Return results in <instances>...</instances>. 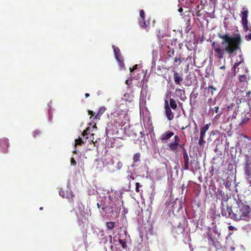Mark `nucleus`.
Wrapping results in <instances>:
<instances>
[{
	"mask_svg": "<svg viewBox=\"0 0 251 251\" xmlns=\"http://www.w3.org/2000/svg\"><path fill=\"white\" fill-rule=\"evenodd\" d=\"M250 181V185H251V178H249V179H248Z\"/></svg>",
	"mask_w": 251,
	"mask_h": 251,
	"instance_id": "nucleus-56",
	"label": "nucleus"
},
{
	"mask_svg": "<svg viewBox=\"0 0 251 251\" xmlns=\"http://www.w3.org/2000/svg\"><path fill=\"white\" fill-rule=\"evenodd\" d=\"M228 228L230 230H232L234 229V227L232 226H228Z\"/></svg>",
	"mask_w": 251,
	"mask_h": 251,
	"instance_id": "nucleus-49",
	"label": "nucleus"
},
{
	"mask_svg": "<svg viewBox=\"0 0 251 251\" xmlns=\"http://www.w3.org/2000/svg\"><path fill=\"white\" fill-rule=\"evenodd\" d=\"M89 96H90V95H89V94H88V93H86V94H85V98H87V97H89Z\"/></svg>",
	"mask_w": 251,
	"mask_h": 251,
	"instance_id": "nucleus-52",
	"label": "nucleus"
},
{
	"mask_svg": "<svg viewBox=\"0 0 251 251\" xmlns=\"http://www.w3.org/2000/svg\"><path fill=\"white\" fill-rule=\"evenodd\" d=\"M170 108H172L173 109H176V108H177V104H176V100L172 99V98H171L170 99Z\"/></svg>",
	"mask_w": 251,
	"mask_h": 251,
	"instance_id": "nucleus-19",
	"label": "nucleus"
},
{
	"mask_svg": "<svg viewBox=\"0 0 251 251\" xmlns=\"http://www.w3.org/2000/svg\"><path fill=\"white\" fill-rule=\"evenodd\" d=\"M140 16L141 18L142 19V20H144L145 17V12L143 10H141L140 11Z\"/></svg>",
	"mask_w": 251,
	"mask_h": 251,
	"instance_id": "nucleus-29",
	"label": "nucleus"
},
{
	"mask_svg": "<svg viewBox=\"0 0 251 251\" xmlns=\"http://www.w3.org/2000/svg\"><path fill=\"white\" fill-rule=\"evenodd\" d=\"M244 172L248 177V179L251 178V156H245V162L244 164Z\"/></svg>",
	"mask_w": 251,
	"mask_h": 251,
	"instance_id": "nucleus-3",
	"label": "nucleus"
},
{
	"mask_svg": "<svg viewBox=\"0 0 251 251\" xmlns=\"http://www.w3.org/2000/svg\"><path fill=\"white\" fill-rule=\"evenodd\" d=\"M218 36L223 40L221 43L214 41L212 42L211 46L215 58L219 60L224 58L226 52L231 55L235 51L240 49L242 39L239 34L231 36L229 34L219 33Z\"/></svg>",
	"mask_w": 251,
	"mask_h": 251,
	"instance_id": "nucleus-1",
	"label": "nucleus"
},
{
	"mask_svg": "<svg viewBox=\"0 0 251 251\" xmlns=\"http://www.w3.org/2000/svg\"><path fill=\"white\" fill-rule=\"evenodd\" d=\"M112 48H113V50H114L115 55H116L120 54V49L116 47L114 45L112 46Z\"/></svg>",
	"mask_w": 251,
	"mask_h": 251,
	"instance_id": "nucleus-24",
	"label": "nucleus"
},
{
	"mask_svg": "<svg viewBox=\"0 0 251 251\" xmlns=\"http://www.w3.org/2000/svg\"><path fill=\"white\" fill-rule=\"evenodd\" d=\"M140 157H141V155L139 152L136 153L134 154L133 157V164L132 165V167L136 165V164H135L136 163L140 161Z\"/></svg>",
	"mask_w": 251,
	"mask_h": 251,
	"instance_id": "nucleus-17",
	"label": "nucleus"
},
{
	"mask_svg": "<svg viewBox=\"0 0 251 251\" xmlns=\"http://www.w3.org/2000/svg\"><path fill=\"white\" fill-rule=\"evenodd\" d=\"M228 200V197L227 195L224 196L223 198L222 199V204L224 203V201L226 202Z\"/></svg>",
	"mask_w": 251,
	"mask_h": 251,
	"instance_id": "nucleus-36",
	"label": "nucleus"
},
{
	"mask_svg": "<svg viewBox=\"0 0 251 251\" xmlns=\"http://www.w3.org/2000/svg\"><path fill=\"white\" fill-rule=\"evenodd\" d=\"M117 61L118 62L119 66L121 67L122 69L125 68V64L124 62V59L121 54H119L116 55H115Z\"/></svg>",
	"mask_w": 251,
	"mask_h": 251,
	"instance_id": "nucleus-11",
	"label": "nucleus"
},
{
	"mask_svg": "<svg viewBox=\"0 0 251 251\" xmlns=\"http://www.w3.org/2000/svg\"><path fill=\"white\" fill-rule=\"evenodd\" d=\"M0 146L3 149L2 151L6 153L9 146L8 140L7 139H0Z\"/></svg>",
	"mask_w": 251,
	"mask_h": 251,
	"instance_id": "nucleus-8",
	"label": "nucleus"
},
{
	"mask_svg": "<svg viewBox=\"0 0 251 251\" xmlns=\"http://www.w3.org/2000/svg\"><path fill=\"white\" fill-rule=\"evenodd\" d=\"M109 238L110 242H112V236L109 235Z\"/></svg>",
	"mask_w": 251,
	"mask_h": 251,
	"instance_id": "nucleus-53",
	"label": "nucleus"
},
{
	"mask_svg": "<svg viewBox=\"0 0 251 251\" xmlns=\"http://www.w3.org/2000/svg\"><path fill=\"white\" fill-rule=\"evenodd\" d=\"M71 164L72 166H75L76 162L74 157H72L71 159Z\"/></svg>",
	"mask_w": 251,
	"mask_h": 251,
	"instance_id": "nucleus-39",
	"label": "nucleus"
},
{
	"mask_svg": "<svg viewBox=\"0 0 251 251\" xmlns=\"http://www.w3.org/2000/svg\"><path fill=\"white\" fill-rule=\"evenodd\" d=\"M226 67H225V65H223L221 67H220V69H225Z\"/></svg>",
	"mask_w": 251,
	"mask_h": 251,
	"instance_id": "nucleus-50",
	"label": "nucleus"
},
{
	"mask_svg": "<svg viewBox=\"0 0 251 251\" xmlns=\"http://www.w3.org/2000/svg\"><path fill=\"white\" fill-rule=\"evenodd\" d=\"M135 191L136 192L138 193L140 191L139 187L141 186V185L139 182H136L135 183Z\"/></svg>",
	"mask_w": 251,
	"mask_h": 251,
	"instance_id": "nucleus-34",
	"label": "nucleus"
},
{
	"mask_svg": "<svg viewBox=\"0 0 251 251\" xmlns=\"http://www.w3.org/2000/svg\"><path fill=\"white\" fill-rule=\"evenodd\" d=\"M239 81L240 82H245L246 80V75H242L239 76Z\"/></svg>",
	"mask_w": 251,
	"mask_h": 251,
	"instance_id": "nucleus-27",
	"label": "nucleus"
},
{
	"mask_svg": "<svg viewBox=\"0 0 251 251\" xmlns=\"http://www.w3.org/2000/svg\"><path fill=\"white\" fill-rule=\"evenodd\" d=\"M248 22L247 19H242V24L243 27L244 31L247 32L250 30L251 31V27L250 28L248 26Z\"/></svg>",
	"mask_w": 251,
	"mask_h": 251,
	"instance_id": "nucleus-15",
	"label": "nucleus"
},
{
	"mask_svg": "<svg viewBox=\"0 0 251 251\" xmlns=\"http://www.w3.org/2000/svg\"><path fill=\"white\" fill-rule=\"evenodd\" d=\"M95 113L93 112L92 111L89 110L88 111V114L91 115L90 118L92 116H93L94 115Z\"/></svg>",
	"mask_w": 251,
	"mask_h": 251,
	"instance_id": "nucleus-46",
	"label": "nucleus"
},
{
	"mask_svg": "<svg viewBox=\"0 0 251 251\" xmlns=\"http://www.w3.org/2000/svg\"><path fill=\"white\" fill-rule=\"evenodd\" d=\"M43 209V207H40V210H42Z\"/></svg>",
	"mask_w": 251,
	"mask_h": 251,
	"instance_id": "nucleus-59",
	"label": "nucleus"
},
{
	"mask_svg": "<svg viewBox=\"0 0 251 251\" xmlns=\"http://www.w3.org/2000/svg\"><path fill=\"white\" fill-rule=\"evenodd\" d=\"M119 243H120V244L122 245V247L123 248H126V242L122 240V239H119Z\"/></svg>",
	"mask_w": 251,
	"mask_h": 251,
	"instance_id": "nucleus-28",
	"label": "nucleus"
},
{
	"mask_svg": "<svg viewBox=\"0 0 251 251\" xmlns=\"http://www.w3.org/2000/svg\"><path fill=\"white\" fill-rule=\"evenodd\" d=\"M246 39L247 40H251V33H250L248 35L246 36Z\"/></svg>",
	"mask_w": 251,
	"mask_h": 251,
	"instance_id": "nucleus-44",
	"label": "nucleus"
},
{
	"mask_svg": "<svg viewBox=\"0 0 251 251\" xmlns=\"http://www.w3.org/2000/svg\"><path fill=\"white\" fill-rule=\"evenodd\" d=\"M210 123L206 124L204 126L201 128L200 135L204 136L205 135L206 132L208 130Z\"/></svg>",
	"mask_w": 251,
	"mask_h": 251,
	"instance_id": "nucleus-16",
	"label": "nucleus"
},
{
	"mask_svg": "<svg viewBox=\"0 0 251 251\" xmlns=\"http://www.w3.org/2000/svg\"><path fill=\"white\" fill-rule=\"evenodd\" d=\"M59 195L62 196L63 198H65V195H64V191H59Z\"/></svg>",
	"mask_w": 251,
	"mask_h": 251,
	"instance_id": "nucleus-47",
	"label": "nucleus"
},
{
	"mask_svg": "<svg viewBox=\"0 0 251 251\" xmlns=\"http://www.w3.org/2000/svg\"><path fill=\"white\" fill-rule=\"evenodd\" d=\"M248 11L245 10L242 12V19H247Z\"/></svg>",
	"mask_w": 251,
	"mask_h": 251,
	"instance_id": "nucleus-23",
	"label": "nucleus"
},
{
	"mask_svg": "<svg viewBox=\"0 0 251 251\" xmlns=\"http://www.w3.org/2000/svg\"><path fill=\"white\" fill-rule=\"evenodd\" d=\"M126 84H127V83H128V80H126Z\"/></svg>",
	"mask_w": 251,
	"mask_h": 251,
	"instance_id": "nucleus-58",
	"label": "nucleus"
},
{
	"mask_svg": "<svg viewBox=\"0 0 251 251\" xmlns=\"http://www.w3.org/2000/svg\"><path fill=\"white\" fill-rule=\"evenodd\" d=\"M250 210L249 205L242 202L237 203V206L234 208L233 214H232L233 220L235 221L247 220L249 217Z\"/></svg>",
	"mask_w": 251,
	"mask_h": 251,
	"instance_id": "nucleus-2",
	"label": "nucleus"
},
{
	"mask_svg": "<svg viewBox=\"0 0 251 251\" xmlns=\"http://www.w3.org/2000/svg\"><path fill=\"white\" fill-rule=\"evenodd\" d=\"M179 144H177L176 142H172L168 145L170 150L171 151H175L177 149V147L178 146Z\"/></svg>",
	"mask_w": 251,
	"mask_h": 251,
	"instance_id": "nucleus-18",
	"label": "nucleus"
},
{
	"mask_svg": "<svg viewBox=\"0 0 251 251\" xmlns=\"http://www.w3.org/2000/svg\"><path fill=\"white\" fill-rule=\"evenodd\" d=\"M183 146H184V144H182L181 145V144H179V145H178V146L180 147V148H181L182 149V148H184Z\"/></svg>",
	"mask_w": 251,
	"mask_h": 251,
	"instance_id": "nucleus-54",
	"label": "nucleus"
},
{
	"mask_svg": "<svg viewBox=\"0 0 251 251\" xmlns=\"http://www.w3.org/2000/svg\"><path fill=\"white\" fill-rule=\"evenodd\" d=\"M88 127L86 128V129L84 130L82 133V135L85 137V138H86V139H88V137L86 136L88 134Z\"/></svg>",
	"mask_w": 251,
	"mask_h": 251,
	"instance_id": "nucleus-35",
	"label": "nucleus"
},
{
	"mask_svg": "<svg viewBox=\"0 0 251 251\" xmlns=\"http://www.w3.org/2000/svg\"><path fill=\"white\" fill-rule=\"evenodd\" d=\"M178 11H179V12H181L183 11V9H182V8H180L178 9Z\"/></svg>",
	"mask_w": 251,
	"mask_h": 251,
	"instance_id": "nucleus-55",
	"label": "nucleus"
},
{
	"mask_svg": "<svg viewBox=\"0 0 251 251\" xmlns=\"http://www.w3.org/2000/svg\"><path fill=\"white\" fill-rule=\"evenodd\" d=\"M214 109H215V112L216 113H217L218 114H221L220 113H219V107H218V106L217 107H215L214 108Z\"/></svg>",
	"mask_w": 251,
	"mask_h": 251,
	"instance_id": "nucleus-45",
	"label": "nucleus"
},
{
	"mask_svg": "<svg viewBox=\"0 0 251 251\" xmlns=\"http://www.w3.org/2000/svg\"><path fill=\"white\" fill-rule=\"evenodd\" d=\"M179 61V63L178 64H176V66H178L180 64V63H181V58H180V56H179V57L177 58V57H176L174 59V62H175V63H177V62Z\"/></svg>",
	"mask_w": 251,
	"mask_h": 251,
	"instance_id": "nucleus-32",
	"label": "nucleus"
},
{
	"mask_svg": "<svg viewBox=\"0 0 251 251\" xmlns=\"http://www.w3.org/2000/svg\"><path fill=\"white\" fill-rule=\"evenodd\" d=\"M74 197V195L72 194H71V196L69 197L66 196V198L68 199V201L70 202H73V197Z\"/></svg>",
	"mask_w": 251,
	"mask_h": 251,
	"instance_id": "nucleus-33",
	"label": "nucleus"
},
{
	"mask_svg": "<svg viewBox=\"0 0 251 251\" xmlns=\"http://www.w3.org/2000/svg\"><path fill=\"white\" fill-rule=\"evenodd\" d=\"M207 235L208 241L211 242L213 246H214L217 249H221L222 245L220 242L218 241V240L215 237H213L211 233L208 232Z\"/></svg>",
	"mask_w": 251,
	"mask_h": 251,
	"instance_id": "nucleus-5",
	"label": "nucleus"
},
{
	"mask_svg": "<svg viewBox=\"0 0 251 251\" xmlns=\"http://www.w3.org/2000/svg\"><path fill=\"white\" fill-rule=\"evenodd\" d=\"M40 134H41V132L38 130H35L32 133L33 136L34 138L39 137L40 136Z\"/></svg>",
	"mask_w": 251,
	"mask_h": 251,
	"instance_id": "nucleus-26",
	"label": "nucleus"
},
{
	"mask_svg": "<svg viewBox=\"0 0 251 251\" xmlns=\"http://www.w3.org/2000/svg\"><path fill=\"white\" fill-rule=\"evenodd\" d=\"M168 50L167 54L169 57H171L174 54L175 51L173 49H170L169 47H168Z\"/></svg>",
	"mask_w": 251,
	"mask_h": 251,
	"instance_id": "nucleus-21",
	"label": "nucleus"
},
{
	"mask_svg": "<svg viewBox=\"0 0 251 251\" xmlns=\"http://www.w3.org/2000/svg\"><path fill=\"white\" fill-rule=\"evenodd\" d=\"M173 77L174 79L175 83L176 85H180L181 82L183 81L182 75L176 72H174Z\"/></svg>",
	"mask_w": 251,
	"mask_h": 251,
	"instance_id": "nucleus-7",
	"label": "nucleus"
},
{
	"mask_svg": "<svg viewBox=\"0 0 251 251\" xmlns=\"http://www.w3.org/2000/svg\"><path fill=\"white\" fill-rule=\"evenodd\" d=\"M251 93V92H249L248 93H247V95L249 96V95Z\"/></svg>",
	"mask_w": 251,
	"mask_h": 251,
	"instance_id": "nucleus-57",
	"label": "nucleus"
},
{
	"mask_svg": "<svg viewBox=\"0 0 251 251\" xmlns=\"http://www.w3.org/2000/svg\"><path fill=\"white\" fill-rule=\"evenodd\" d=\"M249 120V118H248V117H244L242 120V122L239 124V125L241 126L245 123H246V122H247L248 121V120Z\"/></svg>",
	"mask_w": 251,
	"mask_h": 251,
	"instance_id": "nucleus-30",
	"label": "nucleus"
},
{
	"mask_svg": "<svg viewBox=\"0 0 251 251\" xmlns=\"http://www.w3.org/2000/svg\"><path fill=\"white\" fill-rule=\"evenodd\" d=\"M140 133H141V134H143V133L142 132V131H141Z\"/></svg>",
	"mask_w": 251,
	"mask_h": 251,
	"instance_id": "nucleus-60",
	"label": "nucleus"
},
{
	"mask_svg": "<svg viewBox=\"0 0 251 251\" xmlns=\"http://www.w3.org/2000/svg\"><path fill=\"white\" fill-rule=\"evenodd\" d=\"M137 67H138V65L137 64H136L135 65L133 66V67H132V68H129V70H130V72L131 73L132 72H133V71L136 70L137 69Z\"/></svg>",
	"mask_w": 251,
	"mask_h": 251,
	"instance_id": "nucleus-42",
	"label": "nucleus"
},
{
	"mask_svg": "<svg viewBox=\"0 0 251 251\" xmlns=\"http://www.w3.org/2000/svg\"><path fill=\"white\" fill-rule=\"evenodd\" d=\"M165 114L167 117V119L169 121H171L174 118V113L172 112L170 107L169 105L168 102L167 100H165Z\"/></svg>",
	"mask_w": 251,
	"mask_h": 251,
	"instance_id": "nucleus-6",
	"label": "nucleus"
},
{
	"mask_svg": "<svg viewBox=\"0 0 251 251\" xmlns=\"http://www.w3.org/2000/svg\"><path fill=\"white\" fill-rule=\"evenodd\" d=\"M243 61V59L239 61V62H235L233 65V68L234 69V70H235V68L236 67H237L238 66H239V65L242 63V62Z\"/></svg>",
	"mask_w": 251,
	"mask_h": 251,
	"instance_id": "nucleus-40",
	"label": "nucleus"
},
{
	"mask_svg": "<svg viewBox=\"0 0 251 251\" xmlns=\"http://www.w3.org/2000/svg\"><path fill=\"white\" fill-rule=\"evenodd\" d=\"M105 110L106 108L104 106L100 107L95 116L94 119H100V116L105 112Z\"/></svg>",
	"mask_w": 251,
	"mask_h": 251,
	"instance_id": "nucleus-14",
	"label": "nucleus"
},
{
	"mask_svg": "<svg viewBox=\"0 0 251 251\" xmlns=\"http://www.w3.org/2000/svg\"><path fill=\"white\" fill-rule=\"evenodd\" d=\"M205 136L200 135L199 140V144L200 146H203V145L205 143V141L204 140V138Z\"/></svg>",
	"mask_w": 251,
	"mask_h": 251,
	"instance_id": "nucleus-22",
	"label": "nucleus"
},
{
	"mask_svg": "<svg viewBox=\"0 0 251 251\" xmlns=\"http://www.w3.org/2000/svg\"><path fill=\"white\" fill-rule=\"evenodd\" d=\"M123 166V164L121 162L119 161L117 164V168L120 170Z\"/></svg>",
	"mask_w": 251,
	"mask_h": 251,
	"instance_id": "nucleus-41",
	"label": "nucleus"
},
{
	"mask_svg": "<svg viewBox=\"0 0 251 251\" xmlns=\"http://www.w3.org/2000/svg\"><path fill=\"white\" fill-rule=\"evenodd\" d=\"M221 214L223 216L233 219V217H232L233 212H232L231 208L227 205L225 206L224 203H222Z\"/></svg>",
	"mask_w": 251,
	"mask_h": 251,
	"instance_id": "nucleus-4",
	"label": "nucleus"
},
{
	"mask_svg": "<svg viewBox=\"0 0 251 251\" xmlns=\"http://www.w3.org/2000/svg\"><path fill=\"white\" fill-rule=\"evenodd\" d=\"M83 140L81 138H79L75 140V145H81L83 143Z\"/></svg>",
	"mask_w": 251,
	"mask_h": 251,
	"instance_id": "nucleus-25",
	"label": "nucleus"
},
{
	"mask_svg": "<svg viewBox=\"0 0 251 251\" xmlns=\"http://www.w3.org/2000/svg\"><path fill=\"white\" fill-rule=\"evenodd\" d=\"M188 126H182V127L181 128V129L182 130H183V129H184L186 128Z\"/></svg>",
	"mask_w": 251,
	"mask_h": 251,
	"instance_id": "nucleus-51",
	"label": "nucleus"
},
{
	"mask_svg": "<svg viewBox=\"0 0 251 251\" xmlns=\"http://www.w3.org/2000/svg\"><path fill=\"white\" fill-rule=\"evenodd\" d=\"M184 159V169L185 170H188L189 169V156L188 154L185 153V155H183Z\"/></svg>",
	"mask_w": 251,
	"mask_h": 251,
	"instance_id": "nucleus-13",
	"label": "nucleus"
},
{
	"mask_svg": "<svg viewBox=\"0 0 251 251\" xmlns=\"http://www.w3.org/2000/svg\"><path fill=\"white\" fill-rule=\"evenodd\" d=\"M217 90V88L213 86H209L204 89L205 96L206 97L209 95L213 96L214 92Z\"/></svg>",
	"mask_w": 251,
	"mask_h": 251,
	"instance_id": "nucleus-9",
	"label": "nucleus"
},
{
	"mask_svg": "<svg viewBox=\"0 0 251 251\" xmlns=\"http://www.w3.org/2000/svg\"><path fill=\"white\" fill-rule=\"evenodd\" d=\"M127 179L129 181V184H130V180H133L134 179V177L133 176L130 175L127 176Z\"/></svg>",
	"mask_w": 251,
	"mask_h": 251,
	"instance_id": "nucleus-43",
	"label": "nucleus"
},
{
	"mask_svg": "<svg viewBox=\"0 0 251 251\" xmlns=\"http://www.w3.org/2000/svg\"><path fill=\"white\" fill-rule=\"evenodd\" d=\"M140 26L143 27V28H145L146 27H147V24H146V21L144 20H143V22H141L140 23Z\"/></svg>",
	"mask_w": 251,
	"mask_h": 251,
	"instance_id": "nucleus-37",
	"label": "nucleus"
},
{
	"mask_svg": "<svg viewBox=\"0 0 251 251\" xmlns=\"http://www.w3.org/2000/svg\"><path fill=\"white\" fill-rule=\"evenodd\" d=\"M179 141L180 139L178 137V136L177 135H175L174 137V141L173 142H176L177 144H179Z\"/></svg>",
	"mask_w": 251,
	"mask_h": 251,
	"instance_id": "nucleus-38",
	"label": "nucleus"
},
{
	"mask_svg": "<svg viewBox=\"0 0 251 251\" xmlns=\"http://www.w3.org/2000/svg\"><path fill=\"white\" fill-rule=\"evenodd\" d=\"M207 103L209 104V105H211L212 104H215V100L213 101V99L211 98H210V99H209L208 100Z\"/></svg>",
	"mask_w": 251,
	"mask_h": 251,
	"instance_id": "nucleus-31",
	"label": "nucleus"
},
{
	"mask_svg": "<svg viewBox=\"0 0 251 251\" xmlns=\"http://www.w3.org/2000/svg\"><path fill=\"white\" fill-rule=\"evenodd\" d=\"M182 151H183V155H185V153L188 154L184 148H182Z\"/></svg>",
	"mask_w": 251,
	"mask_h": 251,
	"instance_id": "nucleus-48",
	"label": "nucleus"
},
{
	"mask_svg": "<svg viewBox=\"0 0 251 251\" xmlns=\"http://www.w3.org/2000/svg\"><path fill=\"white\" fill-rule=\"evenodd\" d=\"M174 133L171 131H168L162 134L160 137L161 141H164L170 139L173 135Z\"/></svg>",
	"mask_w": 251,
	"mask_h": 251,
	"instance_id": "nucleus-10",
	"label": "nucleus"
},
{
	"mask_svg": "<svg viewBox=\"0 0 251 251\" xmlns=\"http://www.w3.org/2000/svg\"><path fill=\"white\" fill-rule=\"evenodd\" d=\"M115 226V223L113 222H109L106 223V227L108 229L112 230Z\"/></svg>",
	"mask_w": 251,
	"mask_h": 251,
	"instance_id": "nucleus-20",
	"label": "nucleus"
},
{
	"mask_svg": "<svg viewBox=\"0 0 251 251\" xmlns=\"http://www.w3.org/2000/svg\"><path fill=\"white\" fill-rule=\"evenodd\" d=\"M185 91L180 88H176L175 90V94L177 97L179 98L180 100H184V98L183 97V95H184Z\"/></svg>",
	"mask_w": 251,
	"mask_h": 251,
	"instance_id": "nucleus-12",
	"label": "nucleus"
}]
</instances>
